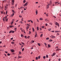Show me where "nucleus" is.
Wrapping results in <instances>:
<instances>
[{
    "label": "nucleus",
    "mask_w": 61,
    "mask_h": 61,
    "mask_svg": "<svg viewBox=\"0 0 61 61\" xmlns=\"http://www.w3.org/2000/svg\"><path fill=\"white\" fill-rule=\"evenodd\" d=\"M7 11H6V14H7Z\"/></svg>",
    "instance_id": "nucleus-55"
},
{
    "label": "nucleus",
    "mask_w": 61,
    "mask_h": 61,
    "mask_svg": "<svg viewBox=\"0 0 61 61\" xmlns=\"http://www.w3.org/2000/svg\"><path fill=\"white\" fill-rule=\"evenodd\" d=\"M52 41H53V40H51V42H52Z\"/></svg>",
    "instance_id": "nucleus-62"
},
{
    "label": "nucleus",
    "mask_w": 61,
    "mask_h": 61,
    "mask_svg": "<svg viewBox=\"0 0 61 61\" xmlns=\"http://www.w3.org/2000/svg\"><path fill=\"white\" fill-rule=\"evenodd\" d=\"M42 36H43V34H41V35L40 37H42Z\"/></svg>",
    "instance_id": "nucleus-15"
},
{
    "label": "nucleus",
    "mask_w": 61,
    "mask_h": 61,
    "mask_svg": "<svg viewBox=\"0 0 61 61\" xmlns=\"http://www.w3.org/2000/svg\"><path fill=\"white\" fill-rule=\"evenodd\" d=\"M30 37V36H28L27 38H29Z\"/></svg>",
    "instance_id": "nucleus-37"
},
{
    "label": "nucleus",
    "mask_w": 61,
    "mask_h": 61,
    "mask_svg": "<svg viewBox=\"0 0 61 61\" xmlns=\"http://www.w3.org/2000/svg\"><path fill=\"white\" fill-rule=\"evenodd\" d=\"M20 22L22 24H23V22H22V21H20Z\"/></svg>",
    "instance_id": "nucleus-42"
},
{
    "label": "nucleus",
    "mask_w": 61,
    "mask_h": 61,
    "mask_svg": "<svg viewBox=\"0 0 61 61\" xmlns=\"http://www.w3.org/2000/svg\"><path fill=\"white\" fill-rule=\"evenodd\" d=\"M28 28H29V26H27L26 29H28Z\"/></svg>",
    "instance_id": "nucleus-13"
},
{
    "label": "nucleus",
    "mask_w": 61,
    "mask_h": 61,
    "mask_svg": "<svg viewBox=\"0 0 61 61\" xmlns=\"http://www.w3.org/2000/svg\"><path fill=\"white\" fill-rule=\"evenodd\" d=\"M12 54H13V55H15V53H12Z\"/></svg>",
    "instance_id": "nucleus-56"
},
{
    "label": "nucleus",
    "mask_w": 61,
    "mask_h": 61,
    "mask_svg": "<svg viewBox=\"0 0 61 61\" xmlns=\"http://www.w3.org/2000/svg\"><path fill=\"white\" fill-rule=\"evenodd\" d=\"M43 58H44V59H45L46 58V56H44L43 57Z\"/></svg>",
    "instance_id": "nucleus-30"
},
{
    "label": "nucleus",
    "mask_w": 61,
    "mask_h": 61,
    "mask_svg": "<svg viewBox=\"0 0 61 61\" xmlns=\"http://www.w3.org/2000/svg\"><path fill=\"white\" fill-rule=\"evenodd\" d=\"M10 28H11L12 27H14V25H11L10 26Z\"/></svg>",
    "instance_id": "nucleus-11"
},
{
    "label": "nucleus",
    "mask_w": 61,
    "mask_h": 61,
    "mask_svg": "<svg viewBox=\"0 0 61 61\" xmlns=\"http://www.w3.org/2000/svg\"><path fill=\"white\" fill-rule=\"evenodd\" d=\"M10 51L12 52H15V50L14 49H12V50H11Z\"/></svg>",
    "instance_id": "nucleus-6"
},
{
    "label": "nucleus",
    "mask_w": 61,
    "mask_h": 61,
    "mask_svg": "<svg viewBox=\"0 0 61 61\" xmlns=\"http://www.w3.org/2000/svg\"><path fill=\"white\" fill-rule=\"evenodd\" d=\"M14 31H12V30H11L9 31V34H10V33H14Z\"/></svg>",
    "instance_id": "nucleus-2"
},
{
    "label": "nucleus",
    "mask_w": 61,
    "mask_h": 61,
    "mask_svg": "<svg viewBox=\"0 0 61 61\" xmlns=\"http://www.w3.org/2000/svg\"><path fill=\"white\" fill-rule=\"evenodd\" d=\"M18 20H17L15 22H18Z\"/></svg>",
    "instance_id": "nucleus-58"
},
{
    "label": "nucleus",
    "mask_w": 61,
    "mask_h": 61,
    "mask_svg": "<svg viewBox=\"0 0 61 61\" xmlns=\"http://www.w3.org/2000/svg\"><path fill=\"white\" fill-rule=\"evenodd\" d=\"M32 29H33V32H34L35 31V30H34V28H32Z\"/></svg>",
    "instance_id": "nucleus-23"
},
{
    "label": "nucleus",
    "mask_w": 61,
    "mask_h": 61,
    "mask_svg": "<svg viewBox=\"0 0 61 61\" xmlns=\"http://www.w3.org/2000/svg\"><path fill=\"white\" fill-rule=\"evenodd\" d=\"M21 53V52L20 51L19 52V54H20Z\"/></svg>",
    "instance_id": "nucleus-59"
},
{
    "label": "nucleus",
    "mask_w": 61,
    "mask_h": 61,
    "mask_svg": "<svg viewBox=\"0 0 61 61\" xmlns=\"http://www.w3.org/2000/svg\"><path fill=\"white\" fill-rule=\"evenodd\" d=\"M46 26H47V24H46Z\"/></svg>",
    "instance_id": "nucleus-53"
},
{
    "label": "nucleus",
    "mask_w": 61,
    "mask_h": 61,
    "mask_svg": "<svg viewBox=\"0 0 61 61\" xmlns=\"http://www.w3.org/2000/svg\"><path fill=\"white\" fill-rule=\"evenodd\" d=\"M52 36H53L51 35V36H50V37H51V38H52Z\"/></svg>",
    "instance_id": "nucleus-50"
},
{
    "label": "nucleus",
    "mask_w": 61,
    "mask_h": 61,
    "mask_svg": "<svg viewBox=\"0 0 61 61\" xmlns=\"http://www.w3.org/2000/svg\"><path fill=\"white\" fill-rule=\"evenodd\" d=\"M55 32H56V33H58V31H55Z\"/></svg>",
    "instance_id": "nucleus-39"
},
{
    "label": "nucleus",
    "mask_w": 61,
    "mask_h": 61,
    "mask_svg": "<svg viewBox=\"0 0 61 61\" xmlns=\"http://www.w3.org/2000/svg\"><path fill=\"white\" fill-rule=\"evenodd\" d=\"M56 54V53H53V54L51 55L52 56H55Z\"/></svg>",
    "instance_id": "nucleus-5"
},
{
    "label": "nucleus",
    "mask_w": 61,
    "mask_h": 61,
    "mask_svg": "<svg viewBox=\"0 0 61 61\" xmlns=\"http://www.w3.org/2000/svg\"><path fill=\"white\" fill-rule=\"evenodd\" d=\"M40 57H41V56H38V57L39 59H40Z\"/></svg>",
    "instance_id": "nucleus-17"
},
{
    "label": "nucleus",
    "mask_w": 61,
    "mask_h": 61,
    "mask_svg": "<svg viewBox=\"0 0 61 61\" xmlns=\"http://www.w3.org/2000/svg\"><path fill=\"white\" fill-rule=\"evenodd\" d=\"M21 43L22 44H23V45H24V43L23 42H21Z\"/></svg>",
    "instance_id": "nucleus-36"
},
{
    "label": "nucleus",
    "mask_w": 61,
    "mask_h": 61,
    "mask_svg": "<svg viewBox=\"0 0 61 61\" xmlns=\"http://www.w3.org/2000/svg\"><path fill=\"white\" fill-rule=\"evenodd\" d=\"M48 31H51V28L49 29L48 30Z\"/></svg>",
    "instance_id": "nucleus-35"
},
{
    "label": "nucleus",
    "mask_w": 61,
    "mask_h": 61,
    "mask_svg": "<svg viewBox=\"0 0 61 61\" xmlns=\"http://www.w3.org/2000/svg\"><path fill=\"white\" fill-rule=\"evenodd\" d=\"M61 50V49L59 48H58L56 50V51H59V50Z\"/></svg>",
    "instance_id": "nucleus-7"
},
{
    "label": "nucleus",
    "mask_w": 61,
    "mask_h": 61,
    "mask_svg": "<svg viewBox=\"0 0 61 61\" xmlns=\"http://www.w3.org/2000/svg\"><path fill=\"white\" fill-rule=\"evenodd\" d=\"M5 19H4V18H3V21H5Z\"/></svg>",
    "instance_id": "nucleus-45"
},
{
    "label": "nucleus",
    "mask_w": 61,
    "mask_h": 61,
    "mask_svg": "<svg viewBox=\"0 0 61 61\" xmlns=\"http://www.w3.org/2000/svg\"><path fill=\"white\" fill-rule=\"evenodd\" d=\"M21 36L22 37H24V36L23 35V34H21Z\"/></svg>",
    "instance_id": "nucleus-9"
},
{
    "label": "nucleus",
    "mask_w": 61,
    "mask_h": 61,
    "mask_svg": "<svg viewBox=\"0 0 61 61\" xmlns=\"http://www.w3.org/2000/svg\"><path fill=\"white\" fill-rule=\"evenodd\" d=\"M17 4H16L15 5V7H16V6H17Z\"/></svg>",
    "instance_id": "nucleus-25"
},
{
    "label": "nucleus",
    "mask_w": 61,
    "mask_h": 61,
    "mask_svg": "<svg viewBox=\"0 0 61 61\" xmlns=\"http://www.w3.org/2000/svg\"><path fill=\"white\" fill-rule=\"evenodd\" d=\"M38 45L39 46H40V43H38Z\"/></svg>",
    "instance_id": "nucleus-21"
},
{
    "label": "nucleus",
    "mask_w": 61,
    "mask_h": 61,
    "mask_svg": "<svg viewBox=\"0 0 61 61\" xmlns=\"http://www.w3.org/2000/svg\"><path fill=\"white\" fill-rule=\"evenodd\" d=\"M48 47H50L51 45H49V44H48Z\"/></svg>",
    "instance_id": "nucleus-8"
},
{
    "label": "nucleus",
    "mask_w": 61,
    "mask_h": 61,
    "mask_svg": "<svg viewBox=\"0 0 61 61\" xmlns=\"http://www.w3.org/2000/svg\"><path fill=\"white\" fill-rule=\"evenodd\" d=\"M14 29L15 30H16V28H14Z\"/></svg>",
    "instance_id": "nucleus-43"
},
{
    "label": "nucleus",
    "mask_w": 61,
    "mask_h": 61,
    "mask_svg": "<svg viewBox=\"0 0 61 61\" xmlns=\"http://www.w3.org/2000/svg\"><path fill=\"white\" fill-rule=\"evenodd\" d=\"M13 22L12 21V22H11V25H13Z\"/></svg>",
    "instance_id": "nucleus-40"
},
{
    "label": "nucleus",
    "mask_w": 61,
    "mask_h": 61,
    "mask_svg": "<svg viewBox=\"0 0 61 61\" xmlns=\"http://www.w3.org/2000/svg\"><path fill=\"white\" fill-rule=\"evenodd\" d=\"M32 43H34V41H32Z\"/></svg>",
    "instance_id": "nucleus-52"
},
{
    "label": "nucleus",
    "mask_w": 61,
    "mask_h": 61,
    "mask_svg": "<svg viewBox=\"0 0 61 61\" xmlns=\"http://www.w3.org/2000/svg\"><path fill=\"white\" fill-rule=\"evenodd\" d=\"M12 5H14V2H12Z\"/></svg>",
    "instance_id": "nucleus-32"
},
{
    "label": "nucleus",
    "mask_w": 61,
    "mask_h": 61,
    "mask_svg": "<svg viewBox=\"0 0 61 61\" xmlns=\"http://www.w3.org/2000/svg\"><path fill=\"white\" fill-rule=\"evenodd\" d=\"M44 44L45 45V46H46V45H47V44L46 43H44Z\"/></svg>",
    "instance_id": "nucleus-22"
},
{
    "label": "nucleus",
    "mask_w": 61,
    "mask_h": 61,
    "mask_svg": "<svg viewBox=\"0 0 61 61\" xmlns=\"http://www.w3.org/2000/svg\"><path fill=\"white\" fill-rule=\"evenodd\" d=\"M56 48H58V47L57 46L56 47Z\"/></svg>",
    "instance_id": "nucleus-57"
},
{
    "label": "nucleus",
    "mask_w": 61,
    "mask_h": 61,
    "mask_svg": "<svg viewBox=\"0 0 61 61\" xmlns=\"http://www.w3.org/2000/svg\"><path fill=\"white\" fill-rule=\"evenodd\" d=\"M31 20H29L28 21V22H30V21H31Z\"/></svg>",
    "instance_id": "nucleus-51"
},
{
    "label": "nucleus",
    "mask_w": 61,
    "mask_h": 61,
    "mask_svg": "<svg viewBox=\"0 0 61 61\" xmlns=\"http://www.w3.org/2000/svg\"><path fill=\"white\" fill-rule=\"evenodd\" d=\"M40 20H43V18H40Z\"/></svg>",
    "instance_id": "nucleus-12"
},
{
    "label": "nucleus",
    "mask_w": 61,
    "mask_h": 61,
    "mask_svg": "<svg viewBox=\"0 0 61 61\" xmlns=\"http://www.w3.org/2000/svg\"><path fill=\"white\" fill-rule=\"evenodd\" d=\"M10 55V54L9 53H8L7 54V56H9Z\"/></svg>",
    "instance_id": "nucleus-20"
},
{
    "label": "nucleus",
    "mask_w": 61,
    "mask_h": 61,
    "mask_svg": "<svg viewBox=\"0 0 61 61\" xmlns=\"http://www.w3.org/2000/svg\"><path fill=\"white\" fill-rule=\"evenodd\" d=\"M36 60H38V58L37 57H36Z\"/></svg>",
    "instance_id": "nucleus-38"
},
{
    "label": "nucleus",
    "mask_w": 61,
    "mask_h": 61,
    "mask_svg": "<svg viewBox=\"0 0 61 61\" xmlns=\"http://www.w3.org/2000/svg\"><path fill=\"white\" fill-rule=\"evenodd\" d=\"M24 49H24V48H22V51H24Z\"/></svg>",
    "instance_id": "nucleus-28"
},
{
    "label": "nucleus",
    "mask_w": 61,
    "mask_h": 61,
    "mask_svg": "<svg viewBox=\"0 0 61 61\" xmlns=\"http://www.w3.org/2000/svg\"><path fill=\"white\" fill-rule=\"evenodd\" d=\"M14 42H12V43L11 44H14Z\"/></svg>",
    "instance_id": "nucleus-26"
},
{
    "label": "nucleus",
    "mask_w": 61,
    "mask_h": 61,
    "mask_svg": "<svg viewBox=\"0 0 61 61\" xmlns=\"http://www.w3.org/2000/svg\"><path fill=\"white\" fill-rule=\"evenodd\" d=\"M13 38H12L10 39V40H13Z\"/></svg>",
    "instance_id": "nucleus-44"
},
{
    "label": "nucleus",
    "mask_w": 61,
    "mask_h": 61,
    "mask_svg": "<svg viewBox=\"0 0 61 61\" xmlns=\"http://www.w3.org/2000/svg\"><path fill=\"white\" fill-rule=\"evenodd\" d=\"M36 15H37V12H36Z\"/></svg>",
    "instance_id": "nucleus-54"
},
{
    "label": "nucleus",
    "mask_w": 61,
    "mask_h": 61,
    "mask_svg": "<svg viewBox=\"0 0 61 61\" xmlns=\"http://www.w3.org/2000/svg\"><path fill=\"white\" fill-rule=\"evenodd\" d=\"M57 3H58V2H55V4H57Z\"/></svg>",
    "instance_id": "nucleus-31"
},
{
    "label": "nucleus",
    "mask_w": 61,
    "mask_h": 61,
    "mask_svg": "<svg viewBox=\"0 0 61 61\" xmlns=\"http://www.w3.org/2000/svg\"><path fill=\"white\" fill-rule=\"evenodd\" d=\"M46 58H48V56L47 55H46Z\"/></svg>",
    "instance_id": "nucleus-18"
},
{
    "label": "nucleus",
    "mask_w": 61,
    "mask_h": 61,
    "mask_svg": "<svg viewBox=\"0 0 61 61\" xmlns=\"http://www.w3.org/2000/svg\"><path fill=\"white\" fill-rule=\"evenodd\" d=\"M37 30L38 31L39 30V27H37Z\"/></svg>",
    "instance_id": "nucleus-16"
},
{
    "label": "nucleus",
    "mask_w": 61,
    "mask_h": 61,
    "mask_svg": "<svg viewBox=\"0 0 61 61\" xmlns=\"http://www.w3.org/2000/svg\"><path fill=\"white\" fill-rule=\"evenodd\" d=\"M42 27V28H44L45 27V26H43Z\"/></svg>",
    "instance_id": "nucleus-34"
},
{
    "label": "nucleus",
    "mask_w": 61,
    "mask_h": 61,
    "mask_svg": "<svg viewBox=\"0 0 61 61\" xmlns=\"http://www.w3.org/2000/svg\"><path fill=\"white\" fill-rule=\"evenodd\" d=\"M4 55H5V56H6V57L7 56H6V54H4Z\"/></svg>",
    "instance_id": "nucleus-49"
},
{
    "label": "nucleus",
    "mask_w": 61,
    "mask_h": 61,
    "mask_svg": "<svg viewBox=\"0 0 61 61\" xmlns=\"http://www.w3.org/2000/svg\"><path fill=\"white\" fill-rule=\"evenodd\" d=\"M61 60V59H58L59 61H60Z\"/></svg>",
    "instance_id": "nucleus-41"
},
{
    "label": "nucleus",
    "mask_w": 61,
    "mask_h": 61,
    "mask_svg": "<svg viewBox=\"0 0 61 61\" xmlns=\"http://www.w3.org/2000/svg\"><path fill=\"white\" fill-rule=\"evenodd\" d=\"M18 57H19V58H21V57H22L20 56H18Z\"/></svg>",
    "instance_id": "nucleus-29"
},
{
    "label": "nucleus",
    "mask_w": 61,
    "mask_h": 61,
    "mask_svg": "<svg viewBox=\"0 0 61 61\" xmlns=\"http://www.w3.org/2000/svg\"><path fill=\"white\" fill-rule=\"evenodd\" d=\"M5 53H7L8 52L6 51H5Z\"/></svg>",
    "instance_id": "nucleus-63"
},
{
    "label": "nucleus",
    "mask_w": 61,
    "mask_h": 61,
    "mask_svg": "<svg viewBox=\"0 0 61 61\" xmlns=\"http://www.w3.org/2000/svg\"><path fill=\"white\" fill-rule=\"evenodd\" d=\"M27 3L26 2L25 4L23 5V6L24 7H25V6H26V5H27Z\"/></svg>",
    "instance_id": "nucleus-4"
},
{
    "label": "nucleus",
    "mask_w": 61,
    "mask_h": 61,
    "mask_svg": "<svg viewBox=\"0 0 61 61\" xmlns=\"http://www.w3.org/2000/svg\"><path fill=\"white\" fill-rule=\"evenodd\" d=\"M12 3H14V0H12Z\"/></svg>",
    "instance_id": "nucleus-33"
},
{
    "label": "nucleus",
    "mask_w": 61,
    "mask_h": 61,
    "mask_svg": "<svg viewBox=\"0 0 61 61\" xmlns=\"http://www.w3.org/2000/svg\"><path fill=\"white\" fill-rule=\"evenodd\" d=\"M11 8H13V9H14V6H12L11 7Z\"/></svg>",
    "instance_id": "nucleus-24"
},
{
    "label": "nucleus",
    "mask_w": 61,
    "mask_h": 61,
    "mask_svg": "<svg viewBox=\"0 0 61 61\" xmlns=\"http://www.w3.org/2000/svg\"><path fill=\"white\" fill-rule=\"evenodd\" d=\"M50 3L49 4H48L47 5V8H48V7H49V5H51V2L50 1Z\"/></svg>",
    "instance_id": "nucleus-1"
},
{
    "label": "nucleus",
    "mask_w": 61,
    "mask_h": 61,
    "mask_svg": "<svg viewBox=\"0 0 61 61\" xmlns=\"http://www.w3.org/2000/svg\"><path fill=\"white\" fill-rule=\"evenodd\" d=\"M46 40H49V37H47L46 39Z\"/></svg>",
    "instance_id": "nucleus-14"
},
{
    "label": "nucleus",
    "mask_w": 61,
    "mask_h": 61,
    "mask_svg": "<svg viewBox=\"0 0 61 61\" xmlns=\"http://www.w3.org/2000/svg\"><path fill=\"white\" fill-rule=\"evenodd\" d=\"M55 38V36H52L51 38Z\"/></svg>",
    "instance_id": "nucleus-10"
},
{
    "label": "nucleus",
    "mask_w": 61,
    "mask_h": 61,
    "mask_svg": "<svg viewBox=\"0 0 61 61\" xmlns=\"http://www.w3.org/2000/svg\"><path fill=\"white\" fill-rule=\"evenodd\" d=\"M26 1H25V0H24L23 1V2L24 3H25V2Z\"/></svg>",
    "instance_id": "nucleus-19"
},
{
    "label": "nucleus",
    "mask_w": 61,
    "mask_h": 61,
    "mask_svg": "<svg viewBox=\"0 0 61 61\" xmlns=\"http://www.w3.org/2000/svg\"><path fill=\"white\" fill-rule=\"evenodd\" d=\"M3 12L2 11L1 12V14H3Z\"/></svg>",
    "instance_id": "nucleus-60"
},
{
    "label": "nucleus",
    "mask_w": 61,
    "mask_h": 61,
    "mask_svg": "<svg viewBox=\"0 0 61 61\" xmlns=\"http://www.w3.org/2000/svg\"><path fill=\"white\" fill-rule=\"evenodd\" d=\"M25 38H27V37H26V36H25Z\"/></svg>",
    "instance_id": "nucleus-48"
},
{
    "label": "nucleus",
    "mask_w": 61,
    "mask_h": 61,
    "mask_svg": "<svg viewBox=\"0 0 61 61\" xmlns=\"http://www.w3.org/2000/svg\"><path fill=\"white\" fill-rule=\"evenodd\" d=\"M12 10V12H13V13H14V12H15V11H14V10Z\"/></svg>",
    "instance_id": "nucleus-27"
},
{
    "label": "nucleus",
    "mask_w": 61,
    "mask_h": 61,
    "mask_svg": "<svg viewBox=\"0 0 61 61\" xmlns=\"http://www.w3.org/2000/svg\"><path fill=\"white\" fill-rule=\"evenodd\" d=\"M56 25H58V26L59 27V23H58L57 22H56Z\"/></svg>",
    "instance_id": "nucleus-3"
},
{
    "label": "nucleus",
    "mask_w": 61,
    "mask_h": 61,
    "mask_svg": "<svg viewBox=\"0 0 61 61\" xmlns=\"http://www.w3.org/2000/svg\"><path fill=\"white\" fill-rule=\"evenodd\" d=\"M45 20L46 21H48V19H45Z\"/></svg>",
    "instance_id": "nucleus-46"
},
{
    "label": "nucleus",
    "mask_w": 61,
    "mask_h": 61,
    "mask_svg": "<svg viewBox=\"0 0 61 61\" xmlns=\"http://www.w3.org/2000/svg\"><path fill=\"white\" fill-rule=\"evenodd\" d=\"M57 35H59V34L58 33H57Z\"/></svg>",
    "instance_id": "nucleus-64"
},
{
    "label": "nucleus",
    "mask_w": 61,
    "mask_h": 61,
    "mask_svg": "<svg viewBox=\"0 0 61 61\" xmlns=\"http://www.w3.org/2000/svg\"><path fill=\"white\" fill-rule=\"evenodd\" d=\"M36 37V35H35V38Z\"/></svg>",
    "instance_id": "nucleus-61"
},
{
    "label": "nucleus",
    "mask_w": 61,
    "mask_h": 61,
    "mask_svg": "<svg viewBox=\"0 0 61 61\" xmlns=\"http://www.w3.org/2000/svg\"><path fill=\"white\" fill-rule=\"evenodd\" d=\"M19 17H22V16H21V15H20L19 16Z\"/></svg>",
    "instance_id": "nucleus-47"
}]
</instances>
